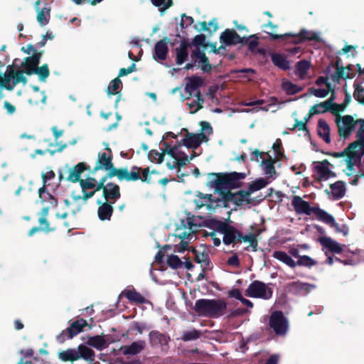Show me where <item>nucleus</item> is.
<instances>
[{"label": "nucleus", "instance_id": "nucleus-37", "mask_svg": "<svg viewBox=\"0 0 364 364\" xmlns=\"http://www.w3.org/2000/svg\"><path fill=\"white\" fill-rule=\"evenodd\" d=\"M331 102L330 101H324L319 104H316L312 106L309 110V116H312L317 114H321L326 112L327 111H330L331 109Z\"/></svg>", "mask_w": 364, "mask_h": 364}, {"label": "nucleus", "instance_id": "nucleus-28", "mask_svg": "<svg viewBox=\"0 0 364 364\" xmlns=\"http://www.w3.org/2000/svg\"><path fill=\"white\" fill-rule=\"evenodd\" d=\"M76 349L77 359H83L87 362H92L95 358V353L92 349L84 344H80Z\"/></svg>", "mask_w": 364, "mask_h": 364}, {"label": "nucleus", "instance_id": "nucleus-11", "mask_svg": "<svg viewBox=\"0 0 364 364\" xmlns=\"http://www.w3.org/2000/svg\"><path fill=\"white\" fill-rule=\"evenodd\" d=\"M265 28L264 32L269 35L270 40L276 41L280 40L284 42L286 41L289 37L291 38L290 43L293 44V47L289 49L290 52L294 53L296 52V34L289 33H284V34H277L276 31L278 28L277 25H274L272 21H268V23L263 26Z\"/></svg>", "mask_w": 364, "mask_h": 364}, {"label": "nucleus", "instance_id": "nucleus-39", "mask_svg": "<svg viewBox=\"0 0 364 364\" xmlns=\"http://www.w3.org/2000/svg\"><path fill=\"white\" fill-rule=\"evenodd\" d=\"M269 182V178H259L249 185L247 191L251 195L253 192L264 188Z\"/></svg>", "mask_w": 364, "mask_h": 364}, {"label": "nucleus", "instance_id": "nucleus-36", "mask_svg": "<svg viewBox=\"0 0 364 364\" xmlns=\"http://www.w3.org/2000/svg\"><path fill=\"white\" fill-rule=\"evenodd\" d=\"M58 358L63 362H73L77 360L75 348H68L58 353Z\"/></svg>", "mask_w": 364, "mask_h": 364}, {"label": "nucleus", "instance_id": "nucleus-43", "mask_svg": "<svg viewBox=\"0 0 364 364\" xmlns=\"http://www.w3.org/2000/svg\"><path fill=\"white\" fill-rule=\"evenodd\" d=\"M311 64L308 60H301L297 63V76L300 79H305L308 77Z\"/></svg>", "mask_w": 364, "mask_h": 364}, {"label": "nucleus", "instance_id": "nucleus-15", "mask_svg": "<svg viewBox=\"0 0 364 364\" xmlns=\"http://www.w3.org/2000/svg\"><path fill=\"white\" fill-rule=\"evenodd\" d=\"M128 174H133L134 178H125L127 181H136L141 180L142 182H146L147 183H151V173L149 167L145 168H142L141 167L136 166H132L131 167V170H128Z\"/></svg>", "mask_w": 364, "mask_h": 364}, {"label": "nucleus", "instance_id": "nucleus-3", "mask_svg": "<svg viewBox=\"0 0 364 364\" xmlns=\"http://www.w3.org/2000/svg\"><path fill=\"white\" fill-rule=\"evenodd\" d=\"M227 304L222 299H200L196 301L194 311L198 315L210 318H218L223 315Z\"/></svg>", "mask_w": 364, "mask_h": 364}, {"label": "nucleus", "instance_id": "nucleus-24", "mask_svg": "<svg viewBox=\"0 0 364 364\" xmlns=\"http://www.w3.org/2000/svg\"><path fill=\"white\" fill-rule=\"evenodd\" d=\"M220 42L226 46L237 45L240 36L233 29H225L220 36Z\"/></svg>", "mask_w": 364, "mask_h": 364}, {"label": "nucleus", "instance_id": "nucleus-62", "mask_svg": "<svg viewBox=\"0 0 364 364\" xmlns=\"http://www.w3.org/2000/svg\"><path fill=\"white\" fill-rule=\"evenodd\" d=\"M353 96L359 102L364 104V87L361 85H357Z\"/></svg>", "mask_w": 364, "mask_h": 364}, {"label": "nucleus", "instance_id": "nucleus-38", "mask_svg": "<svg viewBox=\"0 0 364 364\" xmlns=\"http://www.w3.org/2000/svg\"><path fill=\"white\" fill-rule=\"evenodd\" d=\"M125 296L130 302H134L139 304L146 303V299L135 289L127 290L125 292Z\"/></svg>", "mask_w": 364, "mask_h": 364}, {"label": "nucleus", "instance_id": "nucleus-46", "mask_svg": "<svg viewBox=\"0 0 364 364\" xmlns=\"http://www.w3.org/2000/svg\"><path fill=\"white\" fill-rule=\"evenodd\" d=\"M205 224L207 228L220 232L221 230L225 227L227 223L217 220L215 218H210L206 220Z\"/></svg>", "mask_w": 364, "mask_h": 364}, {"label": "nucleus", "instance_id": "nucleus-40", "mask_svg": "<svg viewBox=\"0 0 364 364\" xmlns=\"http://www.w3.org/2000/svg\"><path fill=\"white\" fill-rule=\"evenodd\" d=\"M272 256L290 267H294L296 266L294 260L284 252L274 251Z\"/></svg>", "mask_w": 364, "mask_h": 364}, {"label": "nucleus", "instance_id": "nucleus-32", "mask_svg": "<svg viewBox=\"0 0 364 364\" xmlns=\"http://www.w3.org/2000/svg\"><path fill=\"white\" fill-rule=\"evenodd\" d=\"M317 132L318 135L327 143L331 142L330 127L328 123L323 119H319L318 122Z\"/></svg>", "mask_w": 364, "mask_h": 364}, {"label": "nucleus", "instance_id": "nucleus-12", "mask_svg": "<svg viewBox=\"0 0 364 364\" xmlns=\"http://www.w3.org/2000/svg\"><path fill=\"white\" fill-rule=\"evenodd\" d=\"M105 150L107 152L98 153L97 160L92 170L93 173L99 170L110 171L112 169H117L114 167L112 162L113 156L111 149L107 146Z\"/></svg>", "mask_w": 364, "mask_h": 364}, {"label": "nucleus", "instance_id": "nucleus-21", "mask_svg": "<svg viewBox=\"0 0 364 364\" xmlns=\"http://www.w3.org/2000/svg\"><path fill=\"white\" fill-rule=\"evenodd\" d=\"M90 166H87L85 162H80L69 169V175L67 180L72 183H80V181L82 180L80 178L81 174L85 171L90 170Z\"/></svg>", "mask_w": 364, "mask_h": 364}, {"label": "nucleus", "instance_id": "nucleus-61", "mask_svg": "<svg viewBox=\"0 0 364 364\" xmlns=\"http://www.w3.org/2000/svg\"><path fill=\"white\" fill-rule=\"evenodd\" d=\"M331 90L326 89H317L314 87L309 88V93L317 97H325L328 95Z\"/></svg>", "mask_w": 364, "mask_h": 364}, {"label": "nucleus", "instance_id": "nucleus-41", "mask_svg": "<svg viewBox=\"0 0 364 364\" xmlns=\"http://www.w3.org/2000/svg\"><path fill=\"white\" fill-rule=\"evenodd\" d=\"M297 39L301 41H320L318 34L316 32L309 31L306 29H302L299 33H297Z\"/></svg>", "mask_w": 364, "mask_h": 364}, {"label": "nucleus", "instance_id": "nucleus-16", "mask_svg": "<svg viewBox=\"0 0 364 364\" xmlns=\"http://www.w3.org/2000/svg\"><path fill=\"white\" fill-rule=\"evenodd\" d=\"M190 47L191 43L188 39L183 38L180 41L179 46L175 48L176 65H181L188 60V48Z\"/></svg>", "mask_w": 364, "mask_h": 364}, {"label": "nucleus", "instance_id": "nucleus-44", "mask_svg": "<svg viewBox=\"0 0 364 364\" xmlns=\"http://www.w3.org/2000/svg\"><path fill=\"white\" fill-rule=\"evenodd\" d=\"M331 193L335 198H340L344 196L346 188L345 185L341 181H337L331 185Z\"/></svg>", "mask_w": 364, "mask_h": 364}, {"label": "nucleus", "instance_id": "nucleus-9", "mask_svg": "<svg viewBox=\"0 0 364 364\" xmlns=\"http://www.w3.org/2000/svg\"><path fill=\"white\" fill-rule=\"evenodd\" d=\"M245 295L252 298L269 299L272 296V290L264 282L255 280L247 287Z\"/></svg>", "mask_w": 364, "mask_h": 364}, {"label": "nucleus", "instance_id": "nucleus-29", "mask_svg": "<svg viewBox=\"0 0 364 364\" xmlns=\"http://www.w3.org/2000/svg\"><path fill=\"white\" fill-rule=\"evenodd\" d=\"M105 335L102 333L100 336H89L86 343L97 350H102L107 347V343L105 338Z\"/></svg>", "mask_w": 364, "mask_h": 364}, {"label": "nucleus", "instance_id": "nucleus-8", "mask_svg": "<svg viewBox=\"0 0 364 364\" xmlns=\"http://www.w3.org/2000/svg\"><path fill=\"white\" fill-rule=\"evenodd\" d=\"M269 326L275 335L284 336L289 330V321L281 311H274L269 316Z\"/></svg>", "mask_w": 364, "mask_h": 364}, {"label": "nucleus", "instance_id": "nucleus-31", "mask_svg": "<svg viewBox=\"0 0 364 364\" xmlns=\"http://www.w3.org/2000/svg\"><path fill=\"white\" fill-rule=\"evenodd\" d=\"M38 196L42 203L49 202L51 207H56L58 204L57 198L48 191L45 186L38 189Z\"/></svg>", "mask_w": 364, "mask_h": 364}, {"label": "nucleus", "instance_id": "nucleus-2", "mask_svg": "<svg viewBox=\"0 0 364 364\" xmlns=\"http://www.w3.org/2000/svg\"><path fill=\"white\" fill-rule=\"evenodd\" d=\"M215 192L220 193V198H215L211 194L199 193L197 195L198 199L195 200L196 207L200 209L205 206L209 211L213 212L219 206L228 207L230 202L233 203L235 195L231 190L221 189Z\"/></svg>", "mask_w": 364, "mask_h": 364}, {"label": "nucleus", "instance_id": "nucleus-13", "mask_svg": "<svg viewBox=\"0 0 364 364\" xmlns=\"http://www.w3.org/2000/svg\"><path fill=\"white\" fill-rule=\"evenodd\" d=\"M149 343L153 348H161V350L166 351L168 348L170 337L158 331H151L149 333Z\"/></svg>", "mask_w": 364, "mask_h": 364}, {"label": "nucleus", "instance_id": "nucleus-53", "mask_svg": "<svg viewBox=\"0 0 364 364\" xmlns=\"http://www.w3.org/2000/svg\"><path fill=\"white\" fill-rule=\"evenodd\" d=\"M257 235L255 234H250L242 236V241L245 242H249L250 246L252 248L253 251H257V240L256 238Z\"/></svg>", "mask_w": 364, "mask_h": 364}, {"label": "nucleus", "instance_id": "nucleus-25", "mask_svg": "<svg viewBox=\"0 0 364 364\" xmlns=\"http://www.w3.org/2000/svg\"><path fill=\"white\" fill-rule=\"evenodd\" d=\"M320 244L323 247L333 253L339 254L343 250V247L336 241L328 237H321L318 239Z\"/></svg>", "mask_w": 364, "mask_h": 364}, {"label": "nucleus", "instance_id": "nucleus-56", "mask_svg": "<svg viewBox=\"0 0 364 364\" xmlns=\"http://www.w3.org/2000/svg\"><path fill=\"white\" fill-rule=\"evenodd\" d=\"M191 44L196 47L202 46L203 48H206L208 44L206 43V37L204 34H199L196 36Z\"/></svg>", "mask_w": 364, "mask_h": 364}, {"label": "nucleus", "instance_id": "nucleus-19", "mask_svg": "<svg viewBox=\"0 0 364 364\" xmlns=\"http://www.w3.org/2000/svg\"><path fill=\"white\" fill-rule=\"evenodd\" d=\"M97 204L99 205L97 209V215L99 219L102 221L110 220L114 212V208L112 205L114 203L98 199L97 200Z\"/></svg>", "mask_w": 364, "mask_h": 364}, {"label": "nucleus", "instance_id": "nucleus-26", "mask_svg": "<svg viewBox=\"0 0 364 364\" xmlns=\"http://www.w3.org/2000/svg\"><path fill=\"white\" fill-rule=\"evenodd\" d=\"M146 346V342L143 340H139L133 342L129 346H124L121 348V350L124 355H134L139 353Z\"/></svg>", "mask_w": 364, "mask_h": 364}, {"label": "nucleus", "instance_id": "nucleus-18", "mask_svg": "<svg viewBox=\"0 0 364 364\" xmlns=\"http://www.w3.org/2000/svg\"><path fill=\"white\" fill-rule=\"evenodd\" d=\"M170 39L168 37H164L155 43L154 48V58L155 60H165L168 53V44Z\"/></svg>", "mask_w": 364, "mask_h": 364}, {"label": "nucleus", "instance_id": "nucleus-52", "mask_svg": "<svg viewBox=\"0 0 364 364\" xmlns=\"http://www.w3.org/2000/svg\"><path fill=\"white\" fill-rule=\"evenodd\" d=\"M167 264L173 269H177L182 267L183 262L180 258L175 255L168 256L167 259Z\"/></svg>", "mask_w": 364, "mask_h": 364}, {"label": "nucleus", "instance_id": "nucleus-34", "mask_svg": "<svg viewBox=\"0 0 364 364\" xmlns=\"http://www.w3.org/2000/svg\"><path fill=\"white\" fill-rule=\"evenodd\" d=\"M314 215L321 220H323L327 224L331 225L332 227H334L336 228L338 231H341L339 229L338 225L335 223L334 218L332 215H329L326 211L316 208L315 210Z\"/></svg>", "mask_w": 364, "mask_h": 364}, {"label": "nucleus", "instance_id": "nucleus-45", "mask_svg": "<svg viewBox=\"0 0 364 364\" xmlns=\"http://www.w3.org/2000/svg\"><path fill=\"white\" fill-rule=\"evenodd\" d=\"M50 11V9L47 7H44L37 11V21L41 26H43L49 23Z\"/></svg>", "mask_w": 364, "mask_h": 364}, {"label": "nucleus", "instance_id": "nucleus-42", "mask_svg": "<svg viewBox=\"0 0 364 364\" xmlns=\"http://www.w3.org/2000/svg\"><path fill=\"white\" fill-rule=\"evenodd\" d=\"M37 66L38 65L36 64L34 61L31 60L29 57L25 58L21 65V68L25 74L28 75L34 74Z\"/></svg>", "mask_w": 364, "mask_h": 364}, {"label": "nucleus", "instance_id": "nucleus-64", "mask_svg": "<svg viewBox=\"0 0 364 364\" xmlns=\"http://www.w3.org/2000/svg\"><path fill=\"white\" fill-rule=\"evenodd\" d=\"M316 264L315 261L308 256L300 257L297 260V264L311 267Z\"/></svg>", "mask_w": 364, "mask_h": 364}, {"label": "nucleus", "instance_id": "nucleus-7", "mask_svg": "<svg viewBox=\"0 0 364 364\" xmlns=\"http://www.w3.org/2000/svg\"><path fill=\"white\" fill-rule=\"evenodd\" d=\"M251 161L255 160L257 162H260L266 174L269 175L270 177L276 175L274 164L277 161V158H273L269 151L262 152L258 149H255L251 154Z\"/></svg>", "mask_w": 364, "mask_h": 364}, {"label": "nucleus", "instance_id": "nucleus-22", "mask_svg": "<svg viewBox=\"0 0 364 364\" xmlns=\"http://www.w3.org/2000/svg\"><path fill=\"white\" fill-rule=\"evenodd\" d=\"M107 173L105 176L102 177L99 182H102V183L106 184L105 182L108 178H112L114 176H117L119 181L125 180V178H134L133 174H128L127 168H120L119 169H112L110 171H107Z\"/></svg>", "mask_w": 364, "mask_h": 364}, {"label": "nucleus", "instance_id": "nucleus-30", "mask_svg": "<svg viewBox=\"0 0 364 364\" xmlns=\"http://www.w3.org/2000/svg\"><path fill=\"white\" fill-rule=\"evenodd\" d=\"M271 60L273 64L282 70H287L290 68L289 61L283 55L277 53H271Z\"/></svg>", "mask_w": 364, "mask_h": 364}, {"label": "nucleus", "instance_id": "nucleus-27", "mask_svg": "<svg viewBox=\"0 0 364 364\" xmlns=\"http://www.w3.org/2000/svg\"><path fill=\"white\" fill-rule=\"evenodd\" d=\"M187 80L188 82L185 86V92L188 94L189 96L187 99H189L190 97L193 96V92L202 86L203 82L200 77L194 75L187 77Z\"/></svg>", "mask_w": 364, "mask_h": 364}, {"label": "nucleus", "instance_id": "nucleus-23", "mask_svg": "<svg viewBox=\"0 0 364 364\" xmlns=\"http://www.w3.org/2000/svg\"><path fill=\"white\" fill-rule=\"evenodd\" d=\"M329 166L330 163L326 159L316 164L314 168L317 174L318 180H326L330 176H334V173L330 170Z\"/></svg>", "mask_w": 364, "mask_h": 364}, {"label": "nucleus", "instance_id": "nucleus-60", "mask_svg": "<svg viewBox=\"0 0 364 364\" xmlns=\"http://www.w3.org/2000/svg\"><path fill=\"white\" fill-rule=\"evenodd\" d=\"M197 62L199 63L200 69L204 73H210L211 71L212 66L210 64L209 59L206 55L202 58L200 60H198Z\"/></svg>", "mask_w": 364, "mask_h": 364}, {"label": "nucleus", "instance_id": "nucleus-49", "mask_svg": "<svg viewBox=\"0 0 364 364\" xmlns=\"http://www.w3.org/2000/svg\"><path fill=\"white\" fill-rule=\"evenodd\" d=\"M79 183L82 192L90 189L94 190L96 187V179L93 177H87L80 180Z\"/></svg>", "mask_w": 364, "mask_h": 364}, {"label": "nucleus", "instance_id": "nucleus-59", "mask_svg": "<svg viewBox=\"0 0 364 364\" xmlns=\"http://www.w3.org/2000/svg\"><path fill=\"white\" fill-rule=\"evenodd\" d=\"M193 96L196 97V100L194 101L197 104V107L194 110H191L190 112L191 114H195L198 110L201 109L203 107V104L204 103V98L199 90H197L196 93L193 94Z\"/></svg>", "mask_w": 364, "mask_h": 364}, {"label": "nucleus", "instance_id": "nucleus-1", "mask_svg": "<svg viewBox=\"0 0 364 364\" xmlns=\"http://www.w3.org/2000/svg\"><path fill=\"white\" fill-rule=\"evenodd\" d=\"M245 173L232 171L230 173H209L207 175V186L214 188L215 191L221 189L232 190L240 188L242 180L246 178Z\"/></svg>", "mask_w": 364, "mask_h": 364}, {"label": "nucleus", "instance_id": "nucleus-4", "mask_svg": "<svg viewBox=\"0 0 364 364\" xmlns=\"http://www.w3.org/2000/svg\"><path fill=\"white\" fill-rule=\"evenodd\" d=\"M360 124V128L357 132V137L360 142L364 144V119L354 120L350 115L341 116L337 114L336 118V124L338 127V132L340 136L346 138L354 130L356 124Z\"/></svg>", "mask_w": 364, "mask_h": 364}, {"label": "nucleus", "instance_id": "nucleus-47", "mask_svg": "<svg viewBox=\"0 0 364 364\" xmlns=\"http://www.w3.org/2000/svg\"><path fill=\"white\" fill-rule=\"evenodd\" d=\"M34 74L38 75L39 80L46 82L50 75V70L48 64H43L42 66H37Z\"/></svg>", "mask_w": 364, "mask_h": 364}, {"label": "nucleus", "instance_id": "nucleus-5", "mask_svg": "<svg viewBox=\"0 0 364 364\" xmlns=\"http://www.w3.org/2000/svg\"><path fill=\"white\" fill-rule=\"evenodd\" d=\"M23 70H15L13 65L6 67V73L2 75L0 73V87L8 90H13L14 87L21 82L23 85L27 83V78L23 76Z\"/></svg>", "mask_w": 364, "mask_h": 364}, {"label": "nucleus", "instance_id": "nucleus-55", "mask_svg": "<svg viewBox=\"0 0 364 364\" xmlns=\"http://www.w3.org/2000/svg\"><path fill=\"white\" fill-rule=\"evenodd\" d=\"M347 70V68H344L343 67L339 68L338 64H336V71L335 74L332 75V80L333 81H338L340 78L348 77V72Z\"/></svg>", "mask_w": 364, "mask_h": 364}, {"label": "nucleus", "instance_id": "nucleus-14", "mask_svg": "<svg viewBox=\"0 0 364 364\" xmlns=\"http://www.w3.org/2000/svg\"><path fill=\"white\" fill-rule=\"evenodd\" d=\"M220 232L223 234V240L226 245H230V244L235 245L242 242V233L228 223Z\"/></svg>", "mask_w": 364, "mask_h": 364}, {"label": "nucleus", "instance_id": "nucleus-33", "mask_svg": "<svg viewBox=\"0 0 364 364\" xmlns=\"http://www.w3.org/2000/svg\"><path fill=\"white\" fill-rule=\"evenodd\" d=\"M235 198L233 203L236 206H241L244 203L247 204L252 203V200L250 198V194L247 191H239L237 193H234Z\"/></svg>", "mask_w": 364, "mask_h": 364}, {"label": "nucleus", "instance_id": "nucleus-48", "mask_svg": "<svg viewBox=\"0 0 364 364\" xmlns=\"http://www.w3.org/2000/svg\"><path fill=\"white\" fill-rule=\"evenodd\" d=\"M120 87H122V82L117 77L114 80H111L108 87H107V94L108 95H116L118 93V90Z\"/></svg>", "mask_w": 364, "mask_h": 364}, {"label": "nucleus", "instance_id": "nucleus-50", "mask_svg": "<svg viewBox=\"0 0 364 364\" xmlns=\"http://www.w3.org/2000/svg\"><path fill=\"white\" fill-rule=\"evenodd\" d=\"M201 336V332L196 329L183 331L181 339L183 341H190L198 339Z\"/></svg>", "mask_w": 364, "mask_h": 364}, {"label": "nucleus", "instance_id": "nucleus-51", "mask_svg": "<svg viewBox=\"0 0 364 364\" xmlns=\"http://www.w3.org/2000/svg\"><path fill=\"white\" fill-rule=\"evenodd\" d=\"M38 223L40 225L39 227L41 228V231H43L46 233L54 232L56 230L55 227L50 226V222L47 218H39Z\"/></svg>", "mask_w": 364, "mask_h": 364}, {"label": "nucleus", "instance_id": "nucleus-35", "mask_svg": "<svg viewBox=\"0 0 364 364\" xmlns=\"http://www.w3.org/2000/svg\"><path fill=\"white\" fill-rule=\"evenodd\" d=\"M317 208L311 207L308 202L297 196V213H305L308 215L314 214Z\"/></svg>", "mask_w": 364, "mask_h": 364}, {"label": "nucleus", "instance_id": "nucleus-20", "mask_svg": "<svg viewBox=\"0 0 364 364\" xmlns=\"http://www.w3.org/2000/svg\"><path fill=\"white\" fill-rule=\"evenodd\" d=\"M104 201L114 203L121 197L120 188L114 183H107V187L102 193Z\"/></svg>", "mask_w": 364, "mask_h": 364}, {"label": "nucleus", "instance_id": "nucleus-63", "mask_svg": "<svg viewBox=\"0 0 364 364\" xmlns=\"http://www.w3.org/2000/svg\"><path fill=\"white\" fill-rule=\"evenodd\" d=\"M250 41L248 42V49L251 52H255L257 49V47L258 46L259 42H258V37L257 35H251L250 36Z\"/></svg>", "mask_w": 364, "mask_h": 364}, {"label": "nucleus", "instance_id": "nucleus-6", "mask_svg": "<svg viewBox=\"0 0 364 364\" xmlns=\"http://www.w3.org/2000/svg\"><path fill=\"white\" fill-rule=\"evenodd\" d=\"M364 154V144L360 142L351 143L343 151L336 154V156H346L347 168L350 171L358 164Z\"/></svg>", "mask_w": 364, "mask_h": 364}, {"label": "nucleus", "instance_id": "nucleus-17", "mask_svg": "<svg viewBox=\"0 0 364 364\" xmlns=\"http://www.w3.org/2000/svg\"><path fill=\"white\" fill-rule=\"evenodd\" d=\"M208 137L203 132L199 134H193L187 132L183 139V144L187 148L196 149L203 141H206Z\"/></svg>", "mask_w": 364, "mask_h": 364}, {"label": "nucleus", "instance_id": "nucleus-58", "mask_svg": "<svg viewBox=\"0 0 364 364\" xmlns=\"http://www.w3.org/2000/svg\"><path fill=\"white\" fill-rule=\"evenodd\" d=\"M153 5L161 7V11L166 10L172 6V0H151Z\"/></svg>", "mask_w": 364, "mask_h": 364}, {"label": "nucleus", "instance_id": "nucleus-54", "mask_svg": "<svg viewBox=\"0 0 364 364\" xmlns=\"http://www.w3.org/2000/svg\"><path fill=\"white\" fill-rule=\"evenodd\" d=\"M148 158L151 162H156L158 164H161L164 159L163 151L159 153L155 149H152L149 152Z\"/></svg>", "mask_w": 364, "mask_h": 364}, {"label": "nucleus", "instance_id": "nucleus-10", "mask_svg": "<svg viewBox=\"0 0 364 364\" xmlns=\"http://www.w3.org/2000/svg\"><path fill=\"white\" fill-rule=\"evenodd\" d=\"M88 326L87 321L79 318L70 323V326L63 330L56 338L60 343H64L67 339H71L82 331L83 328Z\"/></svg>", "mask_w": 364, "mask_h": 364}, {"label": "nucleus", "instance_id": "nucleus-57", "mask_svg": "<svg viewBox=\"0 0 364 364\" xmlns=\"http://www.w3.org/2000/svg\"><path fill=\"white\" fill-rule=\"evenodd\" d=\"M282 90L287 95L296 94V85L289 82V80H284L282 84Z\"/></svg>", "mask_w": 364, "mask_h": 364}]
</instances>
